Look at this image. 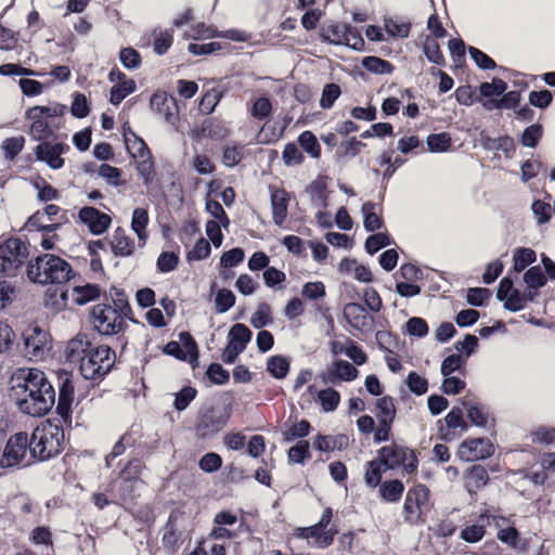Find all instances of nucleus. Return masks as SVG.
Returning <instances> with one entry per match:
<instances>
[{
  "instance_id": "f257e3e1",
  "label": "nucleus",
  "mask_w": 555,
  "mask_h": 555,
  "mask_svg": "<svg viewBox=\"0 0 555 555\" xmlns=\"http://www.w3.org/2000/svg\"><path fill=\"white\" fill-rule=\"evenodd\" d=\"M35 373L31 367L16 370L11 377L10 399L14 401L18 410L28 415H35Z\"/></svg>"
},
{
  "instance_id": "f03ea898",
  "label": "nucleus",
  "mask_w": 555,
  "mask_h": 555,
  "mask_svg": "<svg viewBox=\"0 0 555 555\" xmlns=\"http://www.w3.org/2000/svg\"><path fill=\"white\" fill-rule=\"evenodd\" d=\"M78 364L83 378L100 379L111 371L114 352L108 346L95 345Z\"/></svg>"
},
{
  "instance_id": "7ed1b4c3",
  "label": "nucleus",
  "mask_w": 555,
  "mask_h": 555,
  "mask_svg": "<svg viewBox=\"0 0 555 555\" xmlns=\"http://www.w3.org/2000/svg\"><path fill=\"white\" fill-rule=\"evenodd\" d=\"M69 264L54 255L37 257V283L42 285H62L68 280Z\"/></svg>"
},
{
  "instance_id": "20e7f679",
  "label": "nucleus",
  "mask_w": 555,
  "mask_h": 555,
  "mask_svg": "<svg viewBox=\"0 0 555 555\" xmlns=\"http://www.w3.org/2000/svg\"><path fill=\"white\" fill-rule=\"evenodd\" d=\"M28 257L25 243L17 237L7 240L0 244V273L15 276Z\"/></svg>"
},
{
  "instance_id": "39448f33",
  "label": "nucleus",
  "mask_w": 555,
  "mask_h": 555,
  "mask_svg": "<svg viewBox=\"0 0 555 555\" xmlns=\"http://www.w3.org/2000/svg\"><path fill=\"white\" fill-rule=\"evenodd\" d=\"M332 518L333 511L331 507H327L323 511V514L317 524L306 528H297L295 530V535L300 539L312 538L314 540L313 545L315 547L325 548L333 543L334 537L338 533V529L336 527L327 529Z\"/></svg>"
},
{
  "instance_id": "423d86ee",
  "label": "nucleus",
  "mask_w": 555,
  "mask_h": 555,
  "mask_svg": "<svg viewBox=\"0 0 555 555\" xmlns=\"http://www.w3.org/2000/svg\"><path fill=\"white\" fill-rule=\"evenodd\" d=\"M37 430H40L39 441L37 442V448H39L38 459L44 461L59 454L64 439V431L60 424L46 420L37 426Z\"/></svg>"
},
{
  "instance_id": "0eeeda50",
  "label": "nucleus",
  "mask_w": 555,
  "mask_h": 555,
  "mask_svg": "<svg viewBox=\"0 0 555 555\" xmlns=\"http://www.w3.org/2000/svg\"><path fill=\"white\" fill-rule=\"evenodd\" d=\"M91 323L103 335H113L121 331L125 318L113 306L99 304L92 307Z\"/></svg>"
},
{
  "instance_id": "6e6552de",
  "label": "nucleus",
  "mask_w": 555,
  "mask_h": 555,
  "mask_svg": "<svg viewBox=\"0 0 555 555\" xmlns=\"http://www.w3.org/2000/svg\"><path fill=\"white\" fill-rule=\"evenodd\" d=\"M377 460L385 470L402 466L406 474H412L417 468V460L413 451L396 444L383 447L378 451Z\"/></svg>"
},
{
  "instance_id": "1a4fd4ad",
  "label": "nucleus",
  "mask_w": 555,
  "mask_h": 555,
  "mask_svg": "<svg viewBox=\"0 0 555 555\" xmlns=\"http://www.w3.org/2000/svg\"><path fill=\"white\" fill-rule=\"evenodd\" d=\"M35 440V430L30 434V441L26 433H17L11 437L4 448L0 465L2 467H13L18 465L26 454L27 448L34 456L35 450L31 448V442Z\"/></svg>"
},
{
  "instance_id": "9d476101",
  "label": "nucleus",
  "mask_w": 555,
  "mask_h": 555,
  "mask_svg": "<svg viewBox=\"0 0 555 555\" xmlns=\"http://www.w3.org/2000/svg\"><path fill=\"white\" fill-rule=\"evenodd\" d=\"M429 504V490L418 485L409 490L404 504V517L410 522H415L422 514L423 508H426Z\"/></svg>"
},
{
  "instance_id": "9b49d317",
  "label": "nucleus",
  "mask_w": 555,
  "mask_h": 555,
  "mask_svg": "<svg viewBox=\"0 0 555 555\" xmlns=\"http://www.w3.org/2000/svg\"><path fill=\"white\" fill-rule=\"evenodd\" d=\"M494 453V447L490 440L476 438L462 442L457 449V456L465 462L487 459Z\"/></svg>"
},
{
  "instance_id": "f8f14e48",
  "label": "nucleus",
  "mask_w": 555,
  "mask_h": 555,
  "mask_svg": "<svg viewBox=\"0 0 555 555\" xmlns=\"http://www.w3.org/2000/svg\"><path fill=\"white\" fill-rule=\"evenodd\" d=\"M42 312L49 318L54 317L66 307V291L63 285H48L41 291Z\"/></svg>"
},
{
  "instance_id": "ddd939ff",
  "label": "nucleus",
  "mask_w": 555,
  "mask_h": 555,
  "mask_svg": "<svg viewBox=\"0 0 555 555\" xmlns=\"http://www.w3.org/2000/svg\"><path fill=\"white\" fill-rule=\"evenodd\" d=\"M113 87L111 88L109 101L114 105H118L126 96L134 92L135 81L128 78L121 72L112 70L108 76Z\"/></svg>"
},
{
  "instance_id": "4468645a",
  "label": "nucleus",
  "mask_w": 555,
  "mask_h": 555,
  "mask_svg": "<svg viewBox=\"0 0 555 555\" xmlns=\"http://www.w3.org/2000/svg\"><path fill=\"white\" fill-rule=\"evenodd\" d=\"M80 221L88 227L92 234L99 235L104 233L112 220L111 217L93 207H83L79 211Z\"/></svg>"
},
{
  "instance_id": "2eb2a0df",
  "label": "nucleus",
  "mask_w": 555,
  "mask_h": 555,
  "mask_svg": "<svg viewBox=\"0 0 555 555\" xmlns=\"http://www.w3.org/2000/svg\"><path fill=\"white\" fill-rule=\"evenodd\" d=\"M68 149L60 142H43L37 145V159L46 162L52 169H60L64 165L62 154Z\"/></svg>"
},
{
  "instance_id": "dca6fc26",
  "label": "nucleus",
  "mask_w": 555,
  "mask_h": 555,
  "mask_svg": "<svg viewBox=\"0 0 555 555\" xmlns=\"http://www.w3.org/2000/svg\"><path fill=\"white\" fill-rule=\"evenodd\" d=\"M181 339L184 340L183 346L177 341H170L165 346L164 351L177 359L184 361H193L197 359V347L189 333H182Z\"/></svg>"
},
{
  "instance_id": "f3484780",
  "label": "nucleus",
  "mask_w": 555,
  "mask_h": 555,
  "mask_svg": "<svg viewBox=\"0 0 555 555\" xmlns=\"http://www.w3.org/2000/svg\"><path fill=\"white\" fill-rule=\"evenodd\" d=\"M94 346L86 335L77 334L67 341L64 350L65 358L70 363H79Z\"/></svg>"
},
{
  "instance_id": "a211bd4d",
  "label": "nucleus",
  "mask_w": 555,
  "mask_h": 555,
  "mask_svg": "<svg viewBox=\"0 0 555 555\" xmlns=\"http://www.w3.org/2000/svg\"><path fill=\"white\" fill-rule=\"evenodd\" d=\"M37 415L46 414L55 403V391L53 386L46 379L44 374H37Z\"/></svg>"
},
{
  "instance_id": "6ab92c4d",
  "label": "nucleus",
  "mask_w": 555,
  "mask_h": 555,
  "mask_svg": "<svg viewBox=\"0 0 555 555\" xmlns=\"http://www.w3.org/2000/svg\"><path fill=\"white\" fill-rule=\"evenodd\" d=\"M358 376V370L345 360H337L324 375V382L335 383L336 380L351 382Z\"/></svg>"
},
{
  "instance_id": "aec40b11",
  "label": "nucleus",
  "mask_w": 555,
  "mask_h": 555,
  "mask_svg": "<svg viewBox=\"0 0 555 555\" xmlns=\"http://www.w3.org/2000/svg\"><path fill=\"white\" fill-rule=\"evenodd\" d=\"M289 197L284 190H275L271 193L272 218L276 225H282L287 216Z\"/></svg>"
},
{
  "instance_id": "412c9836",
  "label": "nucleus",
  "mask_w": 555,
  "mask_h": 555,
  "mask_svg": "<svg viewBox=\"0 0 555 555\" xmlns=\"http://www.w3.org/2000/svg\"><path fill=\"white\" fill-rule=\"evenodd\" d=\"M111 247L116 256L127 257L133 253L134 243L126 234L125 230L118 228L112 235Z\"/></svg>"
},
{
  "instance_id": "4be33fe9",
  "label": "nucleus",
  "mask_w": 555,
  "mask_h": 555,
  "mask_svg": "<svg viewBox=\"0 0 555 555\" xmlns=\"http://www.w3.org/2000/svg\"><path fill=\"white\" fill-rule=\"evenodd\" d=\"M124 137L127 151L135 159V162L152 156L145 142L133 131L129 130V132H126Z\"/></svg>"
},
{
  "instance_id": "5701e85b",
  "label": "nucleus",
  "mask_w": 555,
  "mask_h": 555,
  "mask_svg": "<svg viewBox=\"0 0 555 555\" xmlns=\"http://www.w3.org/2000/svg\"><path fill=\"white\" fill-rule=\"evenodd\" d=\"M72 299L77 305H85L100 296V288L95 284L85 283L73 287Z\"/></svg>"
},
{
  "instance_id": "b1692460",
  "label": "nucleus",
  "mask_w": 555,
  "mask_h": 555,
  "mask_svg": "<svg viewBox=\"0 0 555 555\" xmlns=\"http://www.w3.org/2000/svg\"><path fill=\"white\" fill-rule=\"evenodd\" d=\"M61 227L60 222L51 224H42L37 222V232H40V245L44 249H53L59 242V236L55 233Z\"/></svg>"
},
{
  "instance_id": "393cba45",
  "label": "nucleus",
  "mask_w": 555,
  "mask_h": 555,
  "mask_svg": "<svg viewBox=\"0 0 555 555\" xmlns=\"http://www.w3.org/2000/svg\"><path fill=\"white\" fill-rule=\"evenodd\" d=\"M344 315L348 323L356 328H360L366 324V311L360 304H347L344 308Z\"/></svg>"
},
{
  "instance_id": "a878e982",
  "label": "nucleus",
  "mask_w": 555,
  "mask_h": 555,
  "mask_svg": "<svg viewBox=\"0 0 555 555\" xmlns=\"http://www.w3.org/2000/svg\"><path fill=\"white\" fill-rule=\"evenodd\" d=\"M149 223V214L147 210L141 207H138L132 212L131 218V229L137 234L139 241L145 242L147 237L146 227Z\"/></svg>"
},
{
  "instance_id": "bb28decb",
  "label": "nucleus",
  "mask_w": 555,
  "mask_h": 555,
  "mask_svg": "<svg viewBox=\"0 0 555 555\" xmlns=\"http://www.w3.org/2000/svg\"><path fill=\"white\" fill-rule=\"evenodd\" d=\"M489 480L488 472L480 465H474L467 472L466 487L469 491H475L487 485Z\"/></svg>"
},
{
  "instance_id": "cd10ccee",
  "label": "nucleus",
  "mask_w": 555,
  "mask_h": 555,
  "mask_svg": "<svg viewBox=\"0 0 555 555\" xmlns=\"http://www.w3.org/2000/svg\"><path fill=\"white\" fill-rule=\"evenodd\" d=\"M535 260L537 253L533 249L528 247L516 248L513 254V270L519 273Z\"/></svg>"
},
{
  "instance_id": "c85d7f7f",
  "label": "nucleus",
  "mask_w": 555,
  "mask_h": 555,
  "mask_svg": "<svg viewBox=\"0 0 555 555\" xmlns=\"http://www.w3.org/2000/svg\"><path fill=\"white\" fill-rule=\"evenodd\" d=\"M348 24L345 23H332L326 27L322 28V38L332 44H343Z\"/></svg>"
},
{
  "instance_id": "c756f323",
  "label": "nucleus",
  "mask_w": 555,
  "mask_h": 555,
  "mask_svg": "<svg viewBox=\"0 0 555 555\" xmlns=\"http://www.w3.org/2000/svg\"><path fill=\"white\" fill-rule=\"evenodd\" d=\"M490 516L488 515H480L479 517V524L468 526L464 528L461 531V538L468 542V543H475L480 541L485 535V525L486 522L489 524Z\"/></svg>"
},
{
  "instance_id": "7c9ffc66",
  "label": "nucleus",
  "mask_w": 555,
  "mask_h": 555,
  "mask_svg": "<svg viewBox=\"0 0 555 555\" xmlns=\"http://www.w3.org/2000/svg\"><path fill=\"white\" fill-rule=\"evenodd\" d=\"M318 399L324 412H333L340 402V395L333 388H326L317 392Z\"/></svg>"
},
{
  "instance_id": "2f4dec72",
  "label": "nucleus",
  "mask_w": 555,
  "mask_h": 555,
  "mask_svg": "<svg viewBox=\"0 0 555 555\" xmlns=\"http://www.w3.org/2000/svg\"><path fill=\"white\" fill-rule=\"evenodd\" d=\"M374 203L366 202L362 206L363 224L367 231H375L382 228L383 221L375 212Z\"/></svg>"
},
{
  "instance_id": "473e14b6",
  "label": "nucleus",
  "mask_w": 555,
  "mask_h": 555,
  "mask_svg": "<svg viewBox=\"0 0 555 555\" xmlns=\"http://www.w3.org/2000/svg\"><path fill=\"white\" fill-rule=\"evenodd\" d=\"M404 491V486L400 480L386 481L380 486V496L387 502H397Z\"/></svg>"
},
{
  "instance_id": "72a5a7b5",
  "label": "nucleus",
  "mask_w": 555,
  "mask_h": 555,
  "mask_svg": "<svg viewBox=\"0 0 555 555\" xmlns=\"http://www.w3.org/2000/svg\"><path fill=\"white\" fill-rule=\"evenodd\" d=\"M426 143L433 153L447 152L451 146V137L447 132L434 133L427 137Z\"/></svg>"
},
{
  "instance_id": "f704fd0d",
  "label": "nucleus",
  "mask_w": 555,
  "mask_h": 555,
  "mask_svg": "<svg viewBox=\"0 0 555 555\" xmlns=\"http://www.w3.org/2000/svg\"><path fill=\"white\" fill-rule=\"evenodd\" d=\"M268 372L275 378H284L289 371V362L281 356H273L267 363Z\"/></svg>"
},
{
  "instance_id": "c9c22d12",
  "label": "nucleus",
  "mask_w": 555,
  "mask_h": 555,
  "mask_svg": "<svg viewBox=\"0 0 555 555\" xmlns=\"http://www.w3.org/2000/svg\"><path fill=\"white\" fill-rule=\"evenodd\" d=\"M300 146L313 158H319L321 154V146L317 137L311 131H304L298 137Z\"/></svg>"
},
{
  "instance_id": "e433bc0d",
  "label": "nucleus",
  "mask_w": 555,
  "mask_h": 555,
  "mask_svg": "<svg viewBox=\"0 0 555 555\" xmlns=\"http://www.w3.org/2000/svg\"><path fill=\"white\" fill-rule=\"evenodd\" d=\"M135 169L142 178L143 184L149 186L155 177V167L152 156L135 162Z\"/></svg>"
},
{
  "instance_id": "4c0bfd02",
  "label": "nucleus",
  "mask_w": 555,
  "mask_h": 555,
  "mask_svg": "<svg viewBox=\"0 0 555 555\" xmlns=\"http://www.w3.org/2000/svg\"><path fill=\"white\" fill-rule=\"evenodd\" d=\"M250 338V330L246 325L241 323L234 324L229 332V340L231 343L237 344L238 346H242L244 350Z\"/></svg>"
},
{
  "instance_id": "58836bf2",
  "label": "nucleus",
  "mask_w": 555,
  "mask_h": 555,
  "mask_svg": "<svg viewBox=\"0 0 555 555\" xmlns=\"http://www.w3.org/2000/svg\"><path fill=\"white\" fill-rule=\"evenodd\" d=\"M363 67L374 74H390L393 69L392 65L376 56H366L362 61Z\"/></svg>"
},
{
  "instance_id": "ea45409f",
  "label": "nucleus",
  "mask_w": 555,
  "mask_h": 555,
  "mask_svg": "<svg viewBox=\"0 0 555 555\" xmlns=\"http://www.w3.org/2000/svg\"><path fill=\"white\" fill-rule=\"evenodd\" d=\"M546 276L540 267H531L524 274V282L528 288H540L546 284Z\"/></svg>"
},
{
  "instance_id": "a19ab883",
  "label": "nucleus",
  "mask_w": 555,
  "mask_h": 555,
  "mask_svg": "<svg viewBox=\"0 0 555 555\" xmlns=\"http://www.w3.org/2000/svg\"><path fill=\"white\" fill-rule=\"evenodd\" d=\"M376 408L378 410V420L385 422H392L396 416V408L393 400L390 397H383L377 400Z\"/></svg>"
},
{
  "instance_id": "79ce46f5",
  "label": "nucleus",
  "mask_w": 555,
  "mask_h": 555,
  "mask_svg": "<svg viewBox=\"0 0 555 555\" xmlns=\"http://www.w3.org/2000/svg\"><path fill=\"white\" fill-rule=\"evenodd\" d=\"M384 466L378 460L371 461L366 464L364 480L367 486L376 487L382 479Z\"/></svg>"
},
{
  "instance_id": "37998d69",
  "label": "nucleus",
  "mask_w": 555,
  "mask_h": 555,
  "mask_svg": "<svg viewBox=\"0 0 555 555\" xmlns=\"http://www.w3.org/2000/svg\"><path fill=\"white\" fill-rule=\"evenodd\" d=\"M235 304V295L232 291L222 288L218 291L215 299L216 311L224 313L230 310Z\"/></svg>"
},
{
  "instance_id": "c03bdc74",
  "label": "nucleus",
  "mask_w": 555,
  "mask_h": 555,
  "mask_svg": "<svg viewBox=\"0 0 555 555\" xmlns=\"http://www.w3.org/2000/svg\"><path fill=\"white\" fill-rule=\"evenodd\" d=\"M98 175L111 185L118 186L124 184L120 169L108 164H102L98 169Z\"/></svg>"
},
{
  "instance_id": "a18cd8bd",
  "label": "nucleus",
  "mask_w": 555,
  "mask_h": 555,
  "mask_svg": "<svg viewBox=\"0 0 555 555\" xmlns=\"http://www.w3.org/2000/svg\"><path fill=\"white\" fill-rule=\"evenodd\" d=\"M384 27L389 36L396 38H406L410 33L409 23L400 22L392 18L385 20Z\"/></svg>"
},
{
  "instance_id": "49530a36",
  "label": "nucleus",
  "mask_w": 555,
  "mask_h": 555,
  "mask_svg": "<svg viewBox=\"0 0 555 555\" xmlns=\"http://www.w3.org/2000/svg\"><path fill=\"white\" fill-rule=\"evenodd\" d=\"M169 101L168 94L165 91H157L152 95L150 104L153 109L165 115L166 119L169 120L171 115L169 112Z\"/></svg>"
},
{
  "instance_id": "de8ad7c7",
  "label": "nucleus",
  "mask_w": 555,
  "mask_h": 555,
  "mask_svg": "<svg viewBox=\"0 0 555 555\" xmlns=\"http://www.w3.org/2000/svg\"><path fill=\"white\" fill-rule=\"evenodd\" d=\"M206 211L212 218L211 220L219 221L224 229H228L230 220L222 206L215 199H207L205 205Z\"/></svg>"
},
{
  "instance_id": "09e8293b",
  "label": "nucleus",
  "mask_w": 555,
  "mask_h": 555,
  "mask_svg": "<svg viewBox=\"0 0 555 555\" xmlns=\"http://www.w3.org/2000/svg\"><path fill=\"white\" fill-rule=\"evenodd\" d=\"M406 385L409 389L417 395L422 396L428 390V382L424 376H421L416 372H411L406 377Z\"/></svg>"
},
{
  "instance_id": "8fccbe9b",
  "label": "nucleus",
  "mask_w": 555,
  "mask_h": 555,
  "mask_svg": "<svg viewBox=\"0 0 555 555\" xmlns=\"http://www.w3.org/2000/svg\"><path fill=\"white\" fill-rule=\"evenodd\" d=\"M340 95V87L336 83H328L323 88L320 99V106L322 108H331L334 102Z\"/></svg>"
},
{
  "instance_id": "3c124183",
  "label": "nucleus",
  "mask_w": 555,
  "mask_h": 555,
  "mask_svg": "<svg viewBox=\"0 0 555 555\" xmlns=\"http://www.w3.org/2000/svg\"><path fill=\"white\" fill-rule=\"evenodd\" d=\"M121 64L128 69H137L141 65L139 52L132 48H124L119 52Z\"/></svg>"
},
{
  "instance_id": "603ef678",
  "label": "nucleus",
  "mask_w": 555,
  "mask_h": 555,
  "mask_svg": "<svg viewBox=\"0 0 555 555\" xmlns=\"http://www.w3.org/2000/svg\"><path fill=\"white\" fill-rule=\"evenodd\" d=\"M507 85L502 79H493L480 86V93L486 98L499 96L505 92Z\"/></svg>"
},
{
  "instance_id": "864d4df0",
  "label": "nucleus",
  "mask_w": 555,
  "mask_h": 555,
  "mask_svg": "<svg viewBox=\"0 0 555 555\" xmlns=\"http://www.w3.org/2000/svg\"><path fill=\"white\" fill-rule=\"evenodd\" d=\"M37 554L38 547L41 546V555H54L52 547L51 532L46 528H37Z\"/></svg>"
},
{
  "instance_id": "5fc2aeb1",
  "label": "nucleus",
  "mask_w": 555,
  "mask_h": 555,
  "mask_svg": "<svg viewBox=\"0 0 555 555\" xmlns=\"http://www.w3.org/2000/svg\"><path fill=\"white\" fill-rule=\"evenodd\" d=\"M528 302L526 294H521L518 289L512 292V294L504 300L505 309L517 312L522 310Z\"/></svg>"
},
{
  "instance_id": "6e6d98bb",
  "label": "nucleus",
  "mask_w": 555,
  "mask_h": 555,
  "mask_svg": "<svg viewBox=\"0 0 555 555\" xmlns=\"http://www.w3.org/2000/svg\"><path fill=\"white\" fill-rule=\"evenodd\" d=\"M282 159L286 166L301 164L304 156L295 143H287L282 153Z\"/></svg>"
},
{
  "instance_id": "4d7b16f0",
  "label": "nucleus",
  "mask_w": 555,
  "mask_h": 555,
  "mask_svg": "<svg viewBox=\"0 0 555 555\" xmlns=\"http://www.w3.org/2000/svg\"><path fill=\"white\" fill-rule=\"evenodd\" d=\"M222 465V459L215 452L206 453L198 462L199 468L205 473H214Z\"/></svg>"
},
{
  "instance_id": "13d9d810",
  "label": "nucleus",
  "mask_w": 555,
  "mask_h": 555,
  "mask_svg": "<svg viewBox=\"0 0 555 555\" xmlns=\"http://www.w3.org/2000/svg\"><path fill=\"white\" fill-rule=\"evenodd\" d=\"M220 98L221 93L217 89L208 90L199 102V109L205 114L212 113Z\"/></svg>"
},
{
  "instance_id": "bf43d9fd",
  "label": "nucleus",
  "mask_w": 555,
  "mask_h": 555,
  "mask_svg": "<svg viewBox=\"0 0 555 555\" xmlns=\"http://www.w3.org/2000/svg\"><path fill=\"white\" fill-rule=\"evenodd\" d=\"M462 404L467 409V416L474 425L483 426L486 424L485 413L480 408L473 404L470 399L464 398Z\"/></svg>"
},
{
  "instance_id": "052dcab7",
  "label": "nucleus",
  "mask_w": 555,
  "mask_h": 555,
  "mask_svg": "<svg viewBox=\"0 0 555 555\" xmlns=\"http://www.w3.org/2000/svg\"><path fill=\"white\" fill-rule=\"evenodd\" d=\"M389 244L390 238L386 233H376L366 238L365 249L369 254L372 255Z\"/></svg>"
},
{
  "instance_id": "680f3d73",
  "label": "nucleus",
  "mask_w": 555,
  "mask_h": 555,
  "mask_svg": "<svg viewBox=\"0 0 555 555\" xmlns=\"http://www.w3.org/2000/svg\"><path fill=\"white\" fill-rule=\"evenodd\" d=\"M272 105L269 99L267 98H258L255 100L251 108L250 115L257 119H263L271 114Z\"/></svg>"
},
{
  "instance_id": "e2e57ef3",
  "label": "nucleus",
  "mask_w": 555,
  "mask_h": 555,
  "mask_svg": "<svg viewBox=\"0 0 555 555\" xmlns=\"http://www.w3.org/2000/svg\"><path fill=\"white\" fill-rule=\"evenodd\" d=\"M406 332L409 335L424 337L428 333V325L426 321L422 318H411L406 324Z\"/></svg>"
},
{
  "instance_id": "0e129e2a",
  "label": "nucleus",
  "mask_w": 555,
  "mask_h": 555,
  "mask_svg": "<svg viewBox=\"0 0 555 555\" xmlns=\"http://www.w3.org/2000/svg\"><path fill=\"white\" fill-rule=\"evenodd\" d=\"M24 143V137L18 135L4 140L1 146L4 150L5 155L12 159L22 151Z\"/></svg>"
},
{
  "instance_id": "69168bd1",
  "label": "nucleus",
  "mask_w": 555,
  "mask_h": 555,
  "mask_svg": "<svg viewBox=\"0 0 555 555\" xmlns=\"http://www.w3.org/2000/svg\"><path fill=\"white\" fill-rule=\"evenodd\" d=\"M73 398V388L64 385L60 390L57 411L59 413L65 417L68 415L69 406Z\"/></svg>"
},
{
  "instance_id": "338daca9",
  "label": "nucleus",
  "mask_w": 555,
  "mask_h": 555,
  "mask_svg": "<svg viewBox=\"0 0 555 555\" xmlns=\"http://www.w3.org/2000/svg\"><path fill=\"white\" fill-rule=\"evenodd\" d=\"M244 259V250L242 248H233L222 254L220 263L224 268L237 266Z\"/></svg>"
},
{
  "instance_id": "774afa93",
  "label": "nucleus",
  "mask_w": 555,
  "mask_h": 555,
  "mask_svg": "<svg viewBox=\"0 0 555 555\" xmlns=\"http://www.w3.org/2000/svg\"><path fill=\"white\" fill-rule=\"evenodd\" d=\"M424 53L430 62L437 65H441L444 62L439 44L435 40L427 39L425 41Z\"/></svg>"
}]
</instances>
